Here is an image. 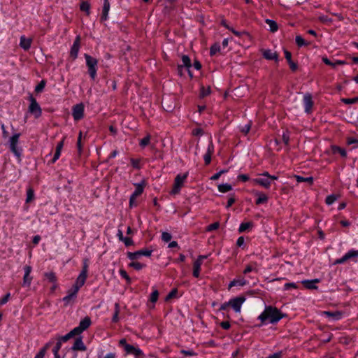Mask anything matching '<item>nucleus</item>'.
Wrapping results in <instances>:
<instances>
[{"mask_svg":"<svg viewBox=\"0 0 358 358\" xmlns=\"http://www.w3.org/2000/svg\"><path fill=\"white\" fill-rule=\"evenodd\" d=\"M30 104L29 106V111L33 114L36 118L39 117L42 114L41 106L36 101V99L32 96L29 97Z\"/></svg>","mask_w":358,"mask_h":358,"instance_id":"6","label":"nucleus"},{"mask_svg":"<svg viewBox=\"0 0 358 358\" xmlns=\"http://www.w3.org/2000/svg\"><path fill=\"white\" fill-rule=\"evenodd\" d=\"M75 336H77V335L72 329L66 335L59 336L57 340H59L62 343L66 342L67 341H69L70 338L74 337Z\"/></svg>","mask_w":358,"mask_h":358,"instance_id":"35","label":"nucleus"},{"mask_svg":"<svg viewBox=\"0 0 358 358\" xmlns=\"http://www.w3.org/2000/svg\"><path fill=\"white\" fill-rule=\"evenodd\" d=\"M180 353L185 356L189 357H194L197 355V354L193 350H182Z\"/></svg>","mask_w":358,"mask_h":358,"instance_id":"54","label":"nucleus"},{"mask_svg":"<svg viewBox=\"0 0 358 358\" xmlns=\"http://www.w3.org/2000/svg\"><path fill=\"white\" fill-rule=\"evenodd\" d=\"M258 270H259L258 264L256 262H252L245 266V268L243 272V274L247 275L248 273H249L252 271L257 273Z\"/></svg>","mask_w":358,"mask_h":358,"instance_id":"26","label":"nucleus"},{"mask_svg":"<svg viewBox=\"0 0 358 358\" xmlns=\"http://www.w3.org/2000/svg\"><path fill=\"white\" fill-rule=\"evenodd\" d=\"M153 250L148 248H143L134 252H128L127 257L130 260H135L138 259L141 256L150 257Z\"/></svg>","mask_w":358,"mask_h":358,"instance_id":"8","label":"nucleus"},{"mask_svg":"<svg viewBox=\"0 0 358 358\" xmlns=\"http://www.w3.org/2000/svg\"><path fill=\"white\" fill-rule=\"evenodd\" d=\"M250 128H251V124H246L245 125H244L242 129H241V131L245 134H247L250 130Z\"/></svg>","mask_w":358,"mask_h":358,"instance_id":"64","label":"nucleus"},{"mask_svg":"<svg viewBox=\"0 0 358 358\" xmlns=\"http://www.w3.org/2000/svg\"><path fill=\"white\" fill-rule=\"evenodd\" d=\"M298 286L295 282H287L284 285V290H288L289 289H297Z\"/></svg>","mask_w":358,"mask_h":358,"instance_id":"57","label":"nucleus"},{"mask_svg":"<svg viewBox=\"0 0 358 358\" xmlns=\"http://www.w3.org/2000/svg\"><path fill=\"white\" fill-rule=\"evenodd\" d=\"M110 4L108 0H103V5L102 8V13L101 15V21H106L108 18V13L110 10Z\"/></svg>","mask_w":358,"mask_h":358,"instance_id":"21","label":"nucleus"},{"mask_svg":"<svg viewBox=\"0 0 358 358\" xmlns=\"http://www.w3.org/2000/svg\"><path fill=\"white\" fill-rule=\"evenodd\" d=\"M64 139H62V141H60L57 144L55 152V154H54V157H53V158H52V159L51 161L52 164L55 163L56 161L59 158V157L61 155L62 150L63 146H64Z\"/></svg>","mask_w":358,"mask_h":358,"instance_id":"25","label":"nucleus"},{"mask_svg":"<svg viewBox=\"0 0 358 358\" xmlns=\"http://www.w3.org/2000/svg\"><path fill=\"white\" fill-rule=\"evenodd\" d=\"M295 42L299 47L307 46L310 45V43L306 42L300 35L296 36Z\"/></svg>","mask_w":358,"mask_h":358,"instance_id":"41","label":"nucleus"},{"mask_svg":"<svg viewBox=\"0 0 358 358\" xmlns=\"http://www.w3.org/2000/svg\"><path fill=\"white\" fill-rule=\"evenodd\" d=\"M331 151L333 154H340L342 157H345L347 156L346 150L337 145H332L331 146Z\"/></svg>","mask_w":358,"mask_h":358,"instance_id":"33","label":"nucleus"},{"mask_svg":"<svg viewBox=\"0 0 358 358\" xmlns=\"http://www.w3.org/2000/svg\"><path fill=\"white\" fill-rule=\"evenodd\" d=\"M126 246H130L133 245V240L129 237H125L122 241Z\"/></svg>","mask_w":358,"mask_h":358,"instance_id":"63","label":"nucleus"},{"mask_svg":"<svg viewBox=\"0 0 358 358\" xmlns=\"http://www.w3.org/2000/svg\"><path fill=\"white\" fill-rule=\"evenodd\" d=\"M313 96L312 94L310 93H306L303 95V105L304 107V111L305 113L309 114L312 112V108L313 106Z\"/></svg>","mask_w":358,"mask_h":358,"instance_id":"11","label":"nucleus"},{"mask_svg":"<svg viewBox=\"0 0 358 358\" xmlns=\"http://www.w3.org/2000/svg\"><path fill=\"white\" fill-rule=\"evenodd\" d=\"M125 352L127 355H131L134 357V358H144L145 354L143 352L138 348L134 345H127L125 347Z\"/></svg>","mask_w":358,"mask_h":358,"instance_id":"10","label":"nucleus"},{"mask_svg":"<svg viewBox=\"0 0 358 358\" xmlns=\"http://www.w3.org/2000/svg\"><path fill=\"white\" fill-rule=\"evenodd\" d=\"M246 298L243 296H240L231 299L229 301L230 306L234 309L236 313H241V306L245 301Z\"/></svg>","mask_w":358,"mask_h":358,"instance_id":"9","label":"nucleus"},{"mask_svg":"<svg viewBox=\"0 0 358 358\" xmlns=\"http://www.w3.org/2000/svg\"><path fill=\"white\" fill-rule=\"evenodd\" d=\"M80 36H77L70 50V56L73 58V59H76L78 57V52L80 50Z\"/></svg>","mask_w":358,"mask_h":358,"instance_id":"14","label":"nucleus"},{"mask_svg":"<svg viewBox=\"0 0 358 358\" xmlns=\"http://www.w3.org/2000/svg\"><path fill=\"white\" fill-rule=\"evenodd\" d=\"M159 297V292L157 289H155L150 296V301L155 303L157 302Z\"/></svg>","mask_w":358,"mask_h":358,"instance_id":"49","label":"nucleus"},{"mask_svg":"<svg viewBox=\"0 0 358 358\" xmlns=\"http://www.w3.org/2000/svg\"><path fill=\"white\" fill-rule=\"evenodd\" d=\"M320 282L319 279H313V280H305L302 281V284L305 286L306 288L309 289H317V287L315 284Z\"/></svg>","mask_w":358,"mask_h":358,"instance_id":"27","label":"nucleus"},{"mask_svg":"<svg viewBox=\"0 0 358 358\" xmlns=\"http://www.w3.org/2000/svg\"><path fill=\"white\" fill-rule=\"evenodd\" d=\"M172 238V236L170 233L164 231L162 234V240L166 243L169 242Z\"/></svg>","mask_w":358,"mask_h":358,"instance_id":"55","label":"nucleus"},{"mask_svg":"<svg viewBox=\"0 0 358 358\" xmlns=\"http://www.w3.org/2000/svg\"><path fill=\"white\" fill-rule=\"evenodd\" d=\"M338 198V196L336 194H330L326 197L325 203L327 205L330 206L333 204Z\"/></svg>","mask_w":358,"mask_h":358,"instance_id":"43","label":"nucleus"},{"mask_svg":"<svg viewBox=\"0 0 358 358\" xmlns=\"http://www.w3.org/2000/svg\"><path fill=\"white\" fill-rule=\"evenodd\" d=\"M32 40L27 38L24 36L20 37V46L24 50H27L30 48Z\"/></svg>","mask_w":358,"mask_h":358,"instance_id":"28","label":"nucleus"},{"mask_svg":"<svg viewBox=\"0 0 358 358\" xmlns=\"http://www.w3.org/2000/svg\"><path fill=\"white\" fill-rule=\"evenodd\" d=\"M220 227V223L218 222H215L213 224H210V225H208L207 227V231H213V230H216L219 228Z\"/></svg>","mask_w":358,"mask_h":358,"instance_id":"59","label":"nucleus"},{"mask_svg":"<svg viewBox=\"0 0 358 358\" xmlns=\"http://www.w3.org/2000/svg\"><path fill=\"white\" fill-rule=\"evenodd\" d=\"M80 9L82 11L86 12L87 15H89L90 13V4L87 1H83L80 5Z\"/></svg>","mask_w":358,"mask_h":358,"instance_id":"42","label":"nucleus"},{"mask_svg":"<svg viewBox=\"0 0 358 358\" xmlns=\"http://www.w3.org/2000/svg\"><path fill=\"white\" fill-rule=\"evenodd\" d=\"M62 343L59 340H57L55 347L52 349V352L54 355L59 354V351L62 348Z\"/></svg>","mask_w":358,"mask_h":358,"instance_id":"58","label":"nucleus"},{"mask_svg":"<svg viewBox=\"0 0 358 358\" xmlns=\"http://www.w3.org/2000/svg\"><path fill=\"white\" fill-rule=\"evenodd\" d=\"M342 102L345 104H354L358 101V97L352 99L343 98L341 99Z\"/></svg>","mask_w":358,"mask_h":358,"instance_id":"56","label":"nucleus"},{"mask_svg":"<svg viewBox=\"0 0 358 358\" xmlns=\"http://www.w3.org/2000/svg\"><path fill=\"white\" fill-rule=\"evenodd\" d=\"M71 349L73 350L80 351H85L87 350V348L83 341L82 337L79 336L76 339Z\"/></svg>","mask_w":358,"mask_h":358,"instance_id":"24","label":"nucleus"},{"mask_svg":"<svg viewBox=\"0 0 358 358\" xmlns=\"http://www.w3.org/2000/svg\"><path fill=\"white\" fill-rule=\"evenodd\" d=\"M20 134L19 133L14 134L9 139V147L10 151L15 154V155L20 157L21 152L17 148V144L19 142Z\"/></svg>","mask_w":358,"mask_h":358,"instance_id":"7","label":"nucleus"},{"mask_svg":"<svg viewBox=\"0 0 358 358\" xmlns=\"http://www.w3.org/2000/svg\"><path fill=\"white\" fill-rule=\"evenodd\" d=\"M114 306H115V311H114V314L112 317V322L114 323H117L119 321L118 315L120 311V306L119 303H115Z\"/></svg>","mask_w":358,"mask_h":358,"instance_id":"37","label":"nucleus"},{"mask_svg":"<svg viewBox=\"0 0 358 358\" xmlns=\"http://www.w3.org/2000/svg\"><path fill=\"white\" fill-rule=\"evenodd\" d=\"M255 195L257 196V199L255 201L257 205L267 203L268 197L266 194L257 192L255 193Z\"/></svg>","mask_w":358,"mask_h":358,"instance_id":"29","label":"nucleus"},{"mask_svg":"<svg viewBox=\"0 0 358 358\" xmlns=\"http://www.w3.org/2000/svg\"><path fill=\"white\" fill-rule=\"evenodd\" d=\"M232 189V186L230 184L224 183L218 185V190L222 193H226Z\"/></svg>","mask_w":358,"mask_h":358,"instance_id":"40","label":"nucleus"},{"mask_svg":"<svg viewBox=\"0 0 358 358\" xmlns=\"http://www.w3.org/2000/svg\"><path fill=\"white\" fill-rule=\"evenodd\" d=\"M84 57L86 62L88 73L90 78L94 80L96 78V72L98 69V60L88 54H84Z\"/></svg>","mask_w":358,"mask_h":358,"instance_id":"2","label":"nucleus"},{"mask_svg":"<svg viewBox=\"0 0 358 358\" xmlns=\"http://www.w3.org/2000/svg\"><path fill=\"white\" fill-rule=\"evenodd\" d=\"M80 273L87 275L88 273V264L87 260L85 259L83 264V268Z\"/></svg>","mask_w":358,"mask_h":358,"instance_id":"61","label":"nucleus"},{"mask_svg":"<svg viewBox=\"0 0 358 358\" xmlns=\"http://www.w3.org/2000/svg\"><path fill=\"white\" fill-rule=\"evenodd\" d=\"M265 22L268 25L269 30L271 32L274 33V32L277 31L278 27V24L275 21H274L273 20H270V19H266L265 20Z\"/></svg>","mask_w":358,"mask_h":358,"instance_id":"36","label":"nucleus"},{"mask_svg":"<svg viewBox=\"0 0 358 358\" xmlns=\"http://www.w3.org/2000/svg\"><path fill=\"white\" fill-rule=\"evenodd\" d=\"M220 45L218 43L213 44L210 48V55H215L217 52H220Z\"/></svg>","mask_w":358,"mask_h":358,"instance_id":"48","label":"nucleus"},{"mask_svg":"<svg viewBox=\"0 0 358 358\" xmlns=\"http://www.w3.org/2000/svg\"><path fill=\"white\" fill-rule=\"evenodd\" d=\"M92 324V321L90 317L86 316L82 320H80L79 325L73 329V331L77 336L80 335L84 331L87 329Z\"/></svg>","mask_w":358,"mask_h":358,"instance_id":"5","label":"nucleus"},{"mask_svg":"<svg viewBox=\"0 0 358 358\" xmlns=\"http://www.w3.org/2000/svg\"><path fill=\"white\" fill-rule=\"evenodd\" d=\"M214 152V147L212 142H210L206 154L203 156V159L206 165L209 164L211 162V156Z\"/></svg>","mask_w":358,"mask_h":358,"instance_id":"23","label":"nucleus"},{"mask_svg":"<svg viewBox=\"0 0 358 358\" xmlns=\"http://www.w3.org/2000/svg\"><path fill=\"white\" fill-rule=\"evenodd\" d=\"M188 177V172L184 174H178L174 179L173 188L171 194L176 195L180 193L182 187Z\"/></svg>","mask_w":358,"mask_h":358,"instance_id":"3","label":"nucleus"},{"mask_svg":"<svg viewBox=\"0 0 358 358\" xmlns=\"http://www.w3.org/2000/svg\"><path fill=\"white\" fill-rule=\"evenodd\" d=\"M10 297V294L7 293L3 297L0 299V306L6 304Z\"/></svg>","mask_w":358,"mask_h":358,"instance_id":"60","label":"nucleus"},{"mask_svg":"<svg viewBox=\"0 0 358 358\" xmlns=\"http://www.w3.org/2000/svg\"><path fill=\"white\" fill-rule=\"evenodd\" d=\"M262 53L264 58L267 60H275V62L278 60V55L275 51L270 49H264L262 50Z\"/></svg>","mask_w":358,"mask_h":358,"instance_id":"17","label":"nucleus"},{"mask_svg":"<svg viewBox=\"0 0 358 358\" xmlns=\"http://www.w3.org/2000/svg\"><path fill=\"white\" fill-rule=\"evenodd\" d=\"M182 64L178 65V70L180 74H182V71L184 67L187 68V70L192 66V63L189 57L187 55L182 56Z\"/></svg>","mask_w":358,"mask_h":358,"instance_id":"20","label":"nucleus"},{"mask_svg":"<svg viewBox=\"0 0 358 358\" xmlns=\"http://www.w3.org/2000/svg\"><path fill=\"white\" fill-rule=\"evenodd\" d=\"M246 284V280L244 279H234L231 281L229 284V289L234 287V286H244Z\"/></svg>","mask_w":358,"mask_h":358,"instance_id":"34","label":"nucleus"},{"mask_svg":"<svg viewBox=\"0 0 358 358\" xmlns=\"http://www.w3.org/2000/svg\"><path fill=\"white\" fill-rule=\"evenodd\" d=\"M150 142V136L147 135L145 137L142 138L139 143L140 146L144 148L148 145Z\"/></svg>","mask_w":358,"mask_h":358,"instance_id":"53","label":"nucleus"},{"mask_svg":"<svg viewBox=\"0 0 358 358\" xmlns=\"http://www.w3.org/2000/svg\"><path fill=\"white\" fill-rule=\"evenodd\" d=\"M46 278L51 282L56 283L57 277L54 272H48L45 273Z\"/></svg>","mask_w":358,"mask_h":358,"instance_id":"47","label":"nucleus"},{"mask_svg":"<svg viewBox=\"0 0 358 358\" xmlns=\"http://www.w3.org/2000/svg\"><path fill=\"white\" fill-rule=\"evenodd\" d=\"M145 185H146V183H145V180H142L139 183L134 184L135 190L131 195H132L133 197L137 198L138 196H140L143 193L144 188L145 187Z\"/></svg>","mask_w":358,"mask_h":358,"instance_id":"22","label":"nucleus"},{"mask_svg":"<svg viewBox=\"0 0 358 358\" xmlns=\"http://www.w3.org/2000/svg\"><path fill=\"white\" fill-rule=\"evenodd\" d=\"M131 164L132 166L136 169H141V166H140L141 159H130Z\"/></svg>","mask_w":358,"mask_h":358,"instance_id":"50","label":"nucleus"},{"mask_svg":"<svg viewBox=\"0 0 358 358\" xmlns=\"http://www.w3.org/2000/svg\"><path fill=\"white\" fill-rule=\"evenodd\" d=\"M294 177L296 179L297 182H308L310 185H312L313 183V180H314L312 176L305 178V177H303V176H301L299 175H294Z\"/></svg>","mask_w":358,"mask_h":358,"instance_id":"32","label":"nucleus"},{"mask_svg":"<svg viewBox=\"0 0 358 358\" xmlns=\"http://www.w3.org/2000/svg\"><path fill=\"white\" fill-rule=\"evenodd\" d=\"M255 184L259 185L265 189H269L271 185V181L267 177L255 178L252 180Z\"/></svg>","mask_w":358,"mask_h":358,"instance_id":"19","label":"nucleus"},{"mask_svg":"<svg viewBox=\"0 0 358 358\" xmlns=\"http://www.w3.org/2000/svg\"><path fill=\"white\" fill-rule=\"evenodd\" d=\"M87 278V275L80 273L72 288L78 292L79 289L85 285Z\"/></svg>","mask_w":358,"mask_h":358,"instance_id":"16","label":"nucleus"},{"mask_svg":"<svg viewBox=\"0 0 358 358\" xmlns=\"http://www.w3.org/2000/svg\"><path fill=\"white\" fill-rule=\"evenodd\" d=\"M285 317H286V314L282 313L276 307L267 306L265 307L263 312L258 316L257 319L260 320L261 323L259 324H257L256 327H261L262 326L268 324H275Z\"/></svg>","mask_w":358,"mask_h":358,"instance_id":"1","label":"nucleus"},{"mask_svg":"<svg viewBox=\"0 0 358 358\" xmlns=\"http://www.w3.org/2000/svg\"><path fill=\"white\" fill-rule=\"evenodd\" d=\"M357 259L358 250L352 249L350 250L348 252H346L341 258L336 259L334 262V264H342L350 259H352L355 262H357Z\"/></svg>","mask_w":358,"mask_h":358,"instance_id":"4","label":"nucleus"},{"mask_svg":"<svg viewBox=\"0 0 358 358\" xmlns=\"http://www.w3.org/2000/svg\"><path fill=\"white\" fill-rule=\"evenodd\" d=\"M211 92V90H210V87L209 86L208 87H204V86H202L201 87V91H200V96L201 97H204V96H206L208 95H209Z\"/></svg>","mask_w":358,"mask_h":358,"instance_id":"46","label":"nucleus"},{"mask_svg":"<svg viewBox=\"0 0 358 358\" xmlns=\"http://www.w3.org/2000/svg\"><path fill=\"white\" fill-rule=\"evenodd\" d=\"M119 273H120V276L127 280V283H129V284L131 283V280L125 270L120 269L119 271Z\"/></svg>","mask_w":358,"mask_h":358,"instance_id":"51","label":"nucleus"},{"mask_svg":"<svg viewBox=\"0 0 358 358\" xmlns=\"http://www.w3.org/2000/svg\"><path fill=\"white\" fill-rule=\"evenodd\" d=\"M45 85H46V80H41V82L35 87V90H34L35 92L36 93H40V92H43Z\"/></svg>","mask_w":358,"mask_h":358,"instance_id":"45","label":"nucleus"},{"mask_svg":"<svg viewBox=\"0 0 358 358\" xmlns=\"http://www.w3.org/2000/svg\"><path fill=\"white\" fill-rule=\"evenodd\" d=\"M178 293V291L176 289H172L169 294L168 295L166 296V301H168L173 297L176 296V295Z\"/></svg>","mask_w":358,"mask_h":358,"instance_id":"62","label":"nucleus"},{"mask_svg":"<svg viewBox=\"0 0 358 358\" xmlns=\"http://www.w3.org/2000/svg\"><path fill=\"white\" fill-rule=\"evenodd\" d=\"M72 115L76 121L80 120L84 117V105L78 103L75 105L72 109Z\"/></svg>","mask_w":358,"mask_h":358,"instance_id":"12","label":"nucleus"},{"mask_svg":"<svg viewBox=\"0 0 358 358\" xmlns=\"http://www.w3.org/2000/svg\"><path fill=\"white\" fill-rule=\"evenodd\" d=\"M52 342L47 343L41 350L36 355L34 358H43L47 350L49 349L50 346L51 345Z\"/></svg>","mask_w":358,"mask_h":358,"instance_id":"31","label":"nucleus"},{"mask_svg":"<svg viewBox=\"0 0 358 358\" xmlns=\"http://www.w3.org/2000/svg\"><path fill=\"white\" fill-rule=\"evenodd\" d=\"M201 265L202 264L200 262V261H194V262L192 275L194 278H199Z\"/></svg>","mask_w":358,"mask_h":358,"instance_id":"30","label":"nucleus"},{"mask_svg":"<svg viewBox=\"0 0 358 358\" xmlns=\"http://www.w3.org/2000/svg\"><path fill=\"white\" fill-rule=\"evenodd\" d=\"M31 266L29 265H26L24 266V276H23V282L22 286L29 287L31 285L32 281V276L30 275L31 272Z\"/></svg>","mask_w":358,"mask_h":358,"instance_id":"13","label":"nucleus"},{"mask_svg":"<svg viewBox=\"0 0 358 358\" xmlns=\"http://www.w3.org/2000/svg\"><path fill=\"white\" fill-rule=\"evenodd\" d=\"M129 266L134 268L136 271H140L146 267V264L140 263L138 262H132L129 264Z\"/></svg>","mask_w":358,"mask_h":358,"instance_id":"39","label":"nucleus"},{"mask_svg":"<svg viewBox=\"0 0 358 358\" xmlns=\"http://www.w3.org/2000/svg\"><path fill=\"white\" fill-rule=\"evenodd\" d=\"M323 315L330 318L332 321H338L343 318V312L340 310L336 311H324Z\"/></svg>","mask_w":358,"mask_h":358,"instance_id":"15","label":"nucleus"},{"mask_svg":"<svg viewBox=\"0 0 358 358\" xmlns=\"http://www.w3.org/2000/svg\"><path fill=\"white\" fill-rule=\"evenodd\" d=\"M82 131L79 132L78 141H77V149L79 154L82 153L83 151V145L81 143V139H82Z\"/></svg>","mask_w":358,"mask_h":358,"instance_id":"52","label":"nucleus"},{"mask_svg":"<svg viewBox=\"0 0 358 358\" xmlns=\"http://www.w3.org/2000/svg\"><path fill=\"white\" fill-rule=\"evenodd\" d=\"M252 226L253 223L252 222H242L239 226L238 232L243 233L251 228Z\"/></svg>","mask_w":358,"mask_h":358,"instance_id":"38","label":"nucleus"},{"mask_svg":"<svg viewBox=\"0 0 358 358\" xmlns=\"http://www.w3.org/2000/svg\"><path fill=\"white\" fill-rule=\"evenodd\" d=\"M34 198V191L31 187H29L27 190L26 203L31 202Z\"/></svg>","mask_w":358,"mask_h":358,"instance_id":"44","label":"nucleus"},{"mask_svg":"<svg viewBox=\"0 0 358 358\" xmlns=\"http://www.w3.org/2000/svg\"><path fill=\"white\" fill-rule=\"evenodd\" d=\"M78 291H76V289L71 288L70 290L68 291V294L65 296L62 301L64 303L65 306H67L70 304L72 301H74V299L77 296Z\"/></svg>","mask_w":358,"mask_h":358,"instance_id":"18","label":"nucleus"}]
</instances>
